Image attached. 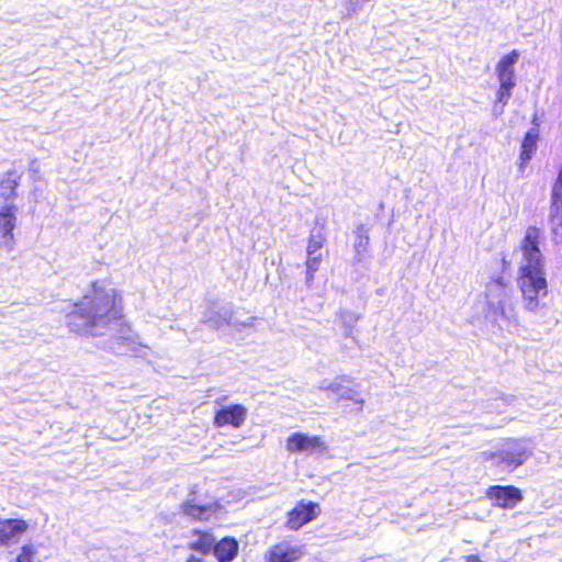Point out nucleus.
I'll return each instance as SVG.
<instances>
[{
  "label": "nucleus",
  "mask_w": 562,
  "mask_h": 562,
  "mask_svg": "<svg viewBox=\"0 0 562 562\" xmlns=\"http://www.w3.org/2000/svg\"><path fill=\"white\" fill-rule=\"evenodd\" d=\"M124 317L122 296L115 289H105L100 281L91 283V293L74 303L66 315V326L79 336H97L99 329Z\"/></svg>",
  "instance_id": "nucleus-1"
},
{
  "label": "nucleus",
  "mask_w": 562,
  "mask_h": 562,
  "mask_svg": "<svg viewBox=\"0 0 562 562\" xmlns=\"http://www.w3.org/2000/svg\"><path fill=\"white\" fill-rule=\"evenodd\" d=\"M544 241L543 231L536 225H529L519 244L522 262L518 270L517 282L524 306L530 312L537 311L539 299L548 294L544 257L541 252V245Z\"/></svg>",
  "instance_id": "nucleus-2"
},
{
  "label": "nucleus",
  "mask_w": 562,
  "mask_h": 562,
  "mask_svg": "<svg viewBox=\"0 0 562 562\" xmlns=\"http://www.w3.org/2000/svg\"><path fill=\"white\" fill-rule=\"evenodd\" d=\"M488 310L496 316L506 318L514 313L512 290L503 277L492 278L485 289Z\"/></svg>",
  "instance_id": "nucleus-3"
},
{
  "label": "nucleus",
  "mask_w": 562,
  "mask_h": 562,
  "mask_svg": "<svg viewBox=\"0 0 562 562\" xmlns=\"http://www.w3.org/2000/svg\"><path fill=\"white\" fill-rule=\"evenodd\" d=\"M519 58V53L514 49L503 56L496 65V74L499 80L497 100L506 103L512 95V90L516 86L514 65Z\"/></svg>",
  "instance_id": "nucleus-4"
},
{
  "label": "nucleus",
  "mask_w": 562,
  "mask_h": 562,
  "mask_svg": "<svg viewBox=\"0 0 562 562\" xmlns=\"http://www.w3.org/2000/svg\"><path fill=\"white\" fill-rule=\"evenodd\" d=\"M529 450L517 440H508L498 452L485 453L486 459L495 460L497 467L513 471L529 458Z\"/></svg>",
  "instance_id": "nucleus-5"
},
{
  "label": "nucleus",
  "mask_w": 562,
  "mask_h": 562,
  "mask_svg": "<svg viewBox=\"0 0 562 562\" xmlns=\"http://www.w3.org/2000/svg\"><path fill=\"white\" fill-rule=\"evenodd\" d=\"M322 513L319 503L302 498L285 514V527L289 530H299L303 526L317 519Z\"/></svg>",
  "instance_id": "nucleus-6"
},
{
  "label": "nucleus",
  "mask_w": 562,
  "mask_h": 562,
  "mask_svg": "<svg viewBox=\"0 0 562 562\" xmlns=\"http://www.w3.org/2000/svg\"><path fill=\"white\" fill-rule=\"evenodd\" d=\"M486 497L499 508H514L524 498L522 492L515 485H491L486 488Z\"/></svg>",
  "instance_id": "nucleus-7"
},
{
  "label": "nucleus",
  "mask_w": 562,
  "mask_h": 562,
  "mask_svg": "<svg viewBox=\"0 0 562 562\" xmlns=\"http://www.w3.org/2000/svg\"><path fill=\"white\" fill-rule=\"evenodd\" d=\"M285 448L291 453L324 452L327 445L321 436H308L304 432H293L285 440Z\"/></svg>",
  "instance_id": "nucleus-8"
},
{
  "label": "nucleus",
  "mask_w": 562,
  "mask_h": 562,
  "mask_svg": "<svg viewBox=\"0 0 562 562\" xmlns=\"http://www.w3.org/2000/svg\"><path fill=\"white\" fill-rule=\"evenodd\" d=\"M247 418V408L243 404L223 406L214 413L213 425L217 428L231 426L239 428Z\"/></svg>",
  "instance_id": "nucleus-9"
},
{
  "label": "nucleus",
  "mask_w": 562,
  "mask_h": 562,
  "mask_svg": "<svg viewBox=\"0 0 562 562\" xmlns=\"http://www.w3.org/2000/svg\"><path fill=\"white\" fill-rule=\"evenodd\" d=\"M29 528L22 518H0V546L18 543Z\"/></svg>",
  "instance_id": "nucleus-10"
},
{
  "label": "nucleus",
  "mask_w": 562,
  "mask_h": 562,
  "mask_svg": "<svg viewBox=\"0 0 562 562\" xmlns=\"http://www.w3.org/2000/svg\"><path fill=\"white\" fill-rule=\"evenodd\" d=\"M18 207L14 204H7L0 209V245L8 249L13 248L14 234L16 226L15 213Z\"/></svg>",
  "instance_id": "nucleus-11"
},
{
  "label": "nucleus",
  "mask_w": 562,
  "mask_h": 562,
  "mask_svg": "<svg viewBox=\"0 0 562 562\" xmlns=\"http://www.w3.org/2000/svg\"><path fill=\"white\" fill-rule=\"evenodd\" d=\"M304 555V550L299 546L276 543L263 555L265 562H299Z\"/></svg>",
  "instance_id": "nucleus-12"
},
{
  "label": "nucleus",
  "mask_w": 562,
  "mask_h": 562,
  "mask_svg": "<svg viewBox=\"0 0 562 562\" xmlns=\"http://www.w3.org/2000/svg\"><path fill=\"white\" fill-rule=\"evenodd\" d=\"M190 537L192 539L187 544L188 549L200 552L202 555L212 552L216 539L210 529H192Z\"/></svg>",
  "instance_id": "nucleus-13"
},
{
  "label": "nucleus",
  "mask_w": 562,
  "mask_h": 562,
  "mask_svg": "<svg viewBox=\"0 0 562 562\" xmlns=\"http://www.w3.org/2000/svg\"><path fill=\"white\" fill-rule=\"evenodd\" d=\"M212 553L217 562H233L239 553V542L233 536H225L215 541Z\"/></svg>",
  "instance_id": "nucleus-14"
},
{
  "label": "nucleus",
  "mask_w": 562,
  "mask_h": 562,
  "mask_svg": "<svg viewBox=\"0 0 562 562\" xmlns=\"http://www.w3.org/2000/svg\"><path fill=\"white\" fill-rule=\"evenodd\" d=\"M214 510L215 508L212 505L196 504L194 501H187L181 504V513L194 521H209Z\"/></svg>",
  "instance_id": "nucleus-15"
},
{
  "label": "nucleus",
  "mask_w": 562,
  "mask_h": 562,
  "mask_svg": "<svg viewBox=\"0 0 562 562\" xmlns=\"http://www.w3.org/2000/svg\"><path fill=\"white\" fill-rule=\"evenodd\" d=\"M540 138L539 131L536 128H532L528 131L522 140L520 146V153H519V169L524 170L531 159L532 155L537 150V143Z\"/></svg>",
  "instance_id": "nucleus-16"
},
{
  "label": "nucleus",
  "mask_w": 562,
  "mask_h": 562,
  "mask_svg": "<svg viewBox=\"0 0 562 562\" xmlns=\"http://www.w3.org/2000/svg\"><path fill=\"white\" fill-rule=\"evenodd\" d=\"M21 175L15 170H10L4 175L0 181V198L3 201H9L18 195V187L20 186Z\"/></svg>",
  "instance_id": "nucleus-17"
},
{
  "label": "nucleus",
  "mask_w": 562,
  "mask_h": 562,
  "mask_svg": "<svg viewBox=\"0 0 562 562\" xmlns=\"http://www.w3.org/2000/svg\"><path fill=\"white\" fill-rule=\"evenodd\" d=\"M323 257L321 254L318 255H307L305 260L306 266V283L307 285H312L315 279V273L319 270L321 263H322Z\"/></svg>",
  "instance_id": "nucleus-18"
},
{
  "label": "nucleus",
  "mask_w": 562,
  "mask_h": 562,
  "mask_svg": "<svg viewBox=\"0 0 562 562\" xmlns=\"http://www.w3.org/2000/svg\"><path fill=\"white\" fill-rule=\"evenodd\" d=\"M550 207H562V168L552 187Z\"/></svg>",
  "instance_id": "nucleus-19"
},
{
  "label": "nucleus",
  "mask_w": 562,
  "mask_h": 562,
  "mask_svg": "<svg viewBox=\"0 0 562 562\" xmlns=\"http://www.w3.org/2000/svg\"><path fill=\"white\" fill-rule=\"evenodd\" d=\"M37 553L36 548L31 543H25L20 547L19 553L16 554L13 562H34Z\"/></svg>",
  "instance_id": "nucleus-20"
},
{
  "label": "nucleus",
  "mask_w": 562,
  "mask_h": 562,
  "mask_svg": "<svg viewBox=\"0 0 562 562\" xmlns=\"http://www.w3.org/2000/svg\"><path fill=\"white\" fill-rule=\"evenodd\" d=\"M325 241H326V238H325L324 234H322V233L312 234L307 240L306 254L315 255L319 249L323 248Z\"/></svg>",
  "instance_id": "nucleus-21"
},
{
  "label": "nucleus",
  "mask_w": 562,
  "mask_h": 562,
  "mask_svg": "<svg viewBox=\"0 0 562 562\" xmlns=\"http://www.w3.org/2000/svg\"><path fill=\"white\" fill-rule=\"evenodd\" d=\"M549 221L553 234H562V207H550Z\"/></svg>",
  "instance_id": "nucleus-22"
},
{
  "label": "nucleus",
  "mask_w": 562,
  "mask_h": 562,
  "mask_svg": "<svg viewBox=\"0 0 562 562\" xmlns=\"http://www.w3.org/2000/svg\"><path fill=\"white\" fill-rule=\"evenodd\" d=\"M186 562H215V561H213L212 559H210L205 555L190 554L186 559Z\"/></svg>",
  "instance_id": "nucleus-23"
},
{
  "label": "nucleus",
  "mask_w": 562,
  "mask_h": 562,
  "mask_svg": "<svg viewBox=\"0 0 562 562\" xmlns=\"http://www.w3.org/2000/svg\"><path fill=\"white\" fill-rule=\"evenodd\" d=\"M116 340H117V344H119V345H123V344H125V342H126L127 345H132V346H134V344H135V341H134L133 339H131V338H126V337H120V338H117ZM131 349H132V350H135V348H134V347H132Z\"/></svg>",
  "instance_id": "nucleus-24"
},
{
  "label": "nucleus",
  "mask_w": 562,
  "mask_h": 562,
  "mask_svg": "<svg viewBox=\"0 0 562 562\" xmlns=\"http://www.w3.org/2000/svg\"><path fill=\"white\" fill-rule=\"evenodd\" d=\"M464 559H465V562H484L476 554L467 555Z\"/></svg>",
  "instance_id": "nucleus-25"
}]
</instances>
